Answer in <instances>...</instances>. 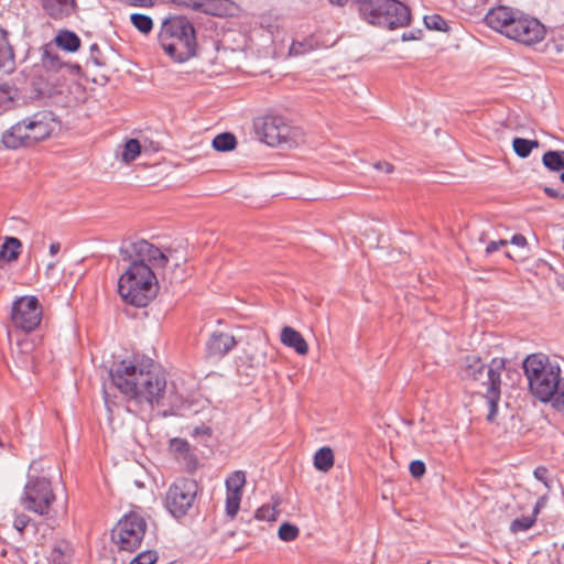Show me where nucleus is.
I'll use <instances>...</instances> for the list:
<instances>
[{
    "label": "nucleus",
    "mask_w": 564,
    "mask_h": 564,
    "mask_svg": "<svg viewBox=\"0 0 564 564\" xmlns=\"http://www.w3.org/2000/svg\"><path fill=\"white\" fill-rule=\"evenodd\" d=\"M120 254L131 263L119 278V295L127 304L144 307L158 293V279L152 267H165L169 258L144 239L121 247Z\"/></svg>",
    "instance_id": "f257e3e1"
},
{
    "label": "nucleus",
    "mask_w": 564,
    "mask_h": 564,
    "mask_svg": "<svg viewBox=\"0 0 564 564\" xmlns=\"http://www.w3.org/2000/svg\"><path fill=\"white\" fill-rule=\"evenodd\" d=\"M112 384L140 408L160 405L166 391V377L152 361L121 360L109 370Z\"/></svg>",
    "instance_id": "f03ea898"
},
{
    "label": "nucleus",
    "mask_w": 564,
    "mask_h": 564,
    "mask_svg": "<svg viewBox=\"0 0 564 564\" xmlns=\"http://www.w3.org/2000/svg\"><path fill=\"white\" fill-rule=\"evenodd\" d=\"M522 367L531 394L543 403H551L564 382L560 365L544 354H532L523 360Z\"/></svg>",
    "instance_id": "7ed1b4c3"
},
{
    "label": "nucleus",
    "mask_w": 564,
    "mask_h": 564,
    "mask_svg": "<svg viewBox=\"0 0 564 564\" xmlns=\"http://www.w3.org/2000/svg\"><path fill=\"white\" fill-rule=\"evenodd\" d=\"M159 42L164 52L182 63L196 55V32L193 23L183 15H174L162 23Z\"/></svg>",
    "instance_id": "20e7f679"
},
{
    "label": "nucleus",
    "mask_w": 564,
    "mask_h": 564,
    "mask_svg": "<svg viewBox=\"0 0 564 564\" xmlns=\"http://www.w3.org/2000/svg\"><path fill=\"white\" fill-rule=\"evenodd\" d=\"M54 130V118L50 111H37L22 119L2 133L7 149L28 148L47 139Z\"/></svg>",
    "instance_id": "39448f33"
},
{
    "label": "nucleus",
    "mask_w": 564,
    "mask_h": 564,
    "mask_svg": "<svg viewBox=\"0 0 564 564\" xmlns=\"http://www.w3.org/2000/svg\"><path fill=\"white\" fill-rule=\"evenodd\" d=\"M362 19L370 24L394 30L409 24L411 13L399 0H355Z\"/></svg>",
    "instance_id": "423d86ee"
},
{
    "label": "nucleus",
    "mask_w": 564,
    "mask_h": 564,
    "mask_svg": "<svg viewBox=\"0 0 564 564\" xmlns=\"http://www.w3.org/2000/svg\"><path fill=\"white\" fill-rule=\"evenodd\" d=\"M54 501L55 495L50 479L29 475L21 498L22 506L40 516H48Z\"/></svg>",
    "instance_id": "0eeeda50"
},
{
    "label": "nucleus",
    "mask_w": 564,
    "mask_h": 564,
    "mask_svg": "<svg viewBox=\"0 0 564 564\" xmlns=\"http://www.w3.org/2000/svg\"><path fill=\"white\" fill-rule=\"evenodd\" d=\"M198 492V484L191 478H180L167 489L165 507L174 518H182L193 508Z\"/></svg>",
    "instance_id": "6e6552de"
},
{
    "label": "nucleus",
    "mask_w": 564,
    "mask_h": 564,
    "mask_svg": "<svg viewBox=\"0 0 564 564\" xmlns=\"http://www.w3.org/2000/svg\"><path fill=\"white\" fill-rule=\"evenodd\" d=\"M145 530L144 518L130 512L117 523L112 531V539L121 550L134 552L141 545Z\"/></svg>",
    "instance_id": "1a4fd4ad"
},
{
    "label": "nucleus",
    "mask_w": 564,
    "mask_h": 564,
    "mask_svg": "<svg viewBox=\"0 0 564 564\" xmlns=\"http://www.w3.org/2000/svg\"><path fill=\"white\" fill-rule=\"evenodd\" d=\"M42 315L43 308L36 296H21L12 304L11 322L15 328L25 333H31L37 328Z\"/></svg>",
    "instance_id": "9d476101"
},
{
    "label": "nucleus",
    "mask_w": 564,
    "mask_h": 564,
    "mask_svg": "<svg viewBox=\"0 0 564 564\" xmlns=\"http://www.w3.org/2000/svg\"><path fill=\"white\" fill-rule=\"evenodd\" d=\"M256 127L262 141L270 147L291 142L292 127L280 115H267L260 119Z\"/></svg>",
    "instance_id": "9b49d317"
},
{
    "label": "nucleus",
    "mask_w": 564,
    "mask_h": 564,
    "mask_svg": "<svg viewBox=\"0 0 564 564\" xmlns=\"http://www.w3.org/2000/svg\"><path fill=\"white\" fill-rule=\"evenodd\" d=\"M507 36L519 43L532 45L544 39L545 28L539 20L519 12Z\"/></svg>",
    "instance_id": "f8f14e48"
},
{
    "label": "nucleus",
    "mask_w": 564,
    "mask_h": 564,
    "mask_svg": "<svg viewBox=\"0 0 564 564\" xmlns=\"http://www.w3.org/2000/svg\"><path fill=\"white\" fill-rule=\"evenodd\" d=\"M505 368V362L501 359H492L488 366V388L486 399L489 406L487 420L492 422L498 411V403L500 400V386H501V371Z\"/></svg>",
    "instance_id": "ddd939ff"
},
{
    "label": "nucleus",
    "mask_w": 564,
    "mask_h": 564,
    "mask_svg": "<svg viewBox=\"0 0 564 564\" xmlns=\"http://www.w3.org/2000/svg\"><path fill=\"white\" fill-rule=\"evenodd\" d=\"M180 7L200 11L216 17L234 14L235 3L231 0H172Z\"/></svg>",
    "instance_id": "4468645a"
},
{
    "label": "nucleus",
    "mask_w": 564,
    "mask_h": 564,
    "mask_svg": "<svg viewBox=\"0 0 564 564\" xmlns=\"http://www.w3.org/2000/svg\"><path fill=\"white\" fill-rule=\"evenodd\" d=\"M518 14V11H514L509 7L499 6L487 12L485 15V22L492 30H496L507 36L509 28L512 26Z\"/></svg>",
    "instance_id": "2eb2a0df"
},
{
    "label": "nucleus",
    "mask_w": 564,
    "mask_h": 564,
    "mask_svg": "<svg viewBox=\"0 0 564 564\" xmlns=\"http://www.w3.org/2000/svg\"><path fill=\"white\" fill-rule=\"evenodd\" d=\"M236 345L237 340L232 335L215 332L206 343V351L209 357L219 359L235 348Z\"/></svg>",
    "instance_id": "dca6fc26"
},
{
    "label": "nucleus",
    "mask_w": 564,
    "mask_h": 564,
    "mask_svg": "<svg viewBox=\"0 0 564 564\" xmlns=\"http://www.w3.org/2000/svg\"><path fill=\"white\" fill-rule=\"evenodd\" d=\"M43 10L54 20H63L75 12L76 0H40Z\"/></svg>",
    "instance_id": "f3484780"
},
{
    "label": "nucleus",
    "mask_w": 564,
    "mask_h": 564,
    "mask_svg": "<svg viewBox=\"0 0 564 564\" xmlns=\"http://www.w3.org/2000/svg\"><path fill=\"white\" fill-rule=\"evenodd\" d=\"M281 341L283 345L293 348L299 355H306L308 345L302 334L291 326H285L281 330Z\"/></svg>",
    "instance_id": "a211bd4d"
},
{
    "label": "nucleus",
    "mask_w": 564,
    "mask_h": 564,
    "mask_svg": "<svg viewBox=\"0 0 564 564\" xmlns=\"http://www.w3.org/2000/svg\"><path fill=\"white\" fill-rule=\"evenodd\" d=\"M15 67L14 53L8 40V32L0 30V72L11 73Z\"/></svg>",
    "instance_id": "6ab92c4d"
},
{
    "label": "nucleus",
    "mask_w": 564,
    "mask_h": 564,
    "mask_svg": "<svg viewBox=\"0 0 564 564\" xmlns=\"http://www.w3.org/2000/svg\"><path fill=\"white\" fill-rule=\"evenodd\" d=\"M73 549L68 542L59 541L50 551L47 556L48 564H70Z\"/></svg>",
    "instance_id": "aec40b11"
},
{
    "label": "nucleus",
    "mask_w": 564,
    "mask_h": 564,
    "mask_svg": "<svg viewBox=\"0 0 564 564\" xmlns=\"http://www.w3.org/2000/svg\"><path fill=\"white\" fill-rule=\"evenodd\" d=\"M485 370V364L477 356H467L464 359L462 373L464 378L479 380Z\"/></svg>",
    "instance_id": "412c9836"
},
{
    "label": "nucleus",
    "mask_w": 564,
    "mask_h": 564,
    "mask_svg": "<svg viewBox=\"0 0 564 564\" xmlns=\"http://www.w3.org/2000/svg\"><path fill=\"white\" fill-rule=\"evenodd\" d=\"M55 43L58 47L72 53L80 47V39L69 30L59 31L55 36Z\"/></svg>",
    "instance_id": "4be33fe9"
},
{
    "label": "nucleus",
    "mask_w": 564,
    "mask_h": 564,
    "mask_svg": "<svg viewBox=\"0 0 564 564\" xmlns=\"http://www.w3.org/2000/svg\"><path fill=\"white\" fill-rule=\"evenodd\" d=\"M18 89L4 83L0 85V111H7L14 107L15 99L18 98Z\"/></svg>",
    "instance_id": "5701e85b"
},
{
    "label": "nucleus",
    "mask_w": 564,
    "mask_h": 564,
    "mask_svg": "<svg viewBox=\"0 0 564 564\" xmlns=\"http://www.w3.org/2000/svg\"><path fill=\"white\" fill-rule=\"evenodd\" d=\"M314 466L317 470L328 471L334 466V453L329 447L319 448L314 455Z\"/></svg>",
    "instance_id": "b1692460"
},
{
    "label": "nucleus",
    "mask_w": 564,
    "mask_h": 564,
    "mask_svg": "<svg viewBox=\"0 0 564 564\" xmlns=\"http://www.w3.org/2000/svg\"><path fill=\"white\" fill-rule=\"evenodd\" d=\"M542 163L552 172L564 171V151L550 150L545 152L542 156Z\"/></svg>",
    "instance_id": "393cba45"
},
{
    "label": "nucleus",
    "mask_w": 564,
    "mask_h": 564,
    "mask_svg": "<svg viewBox=\"0 0 564 564\" xmlns=\"http://www.w3.org/2000/svg\"><path fill=\"white\" fill-rule=\"evenodd\" d=\"M318 47V41L314 36L305 37L301 41H293L290 46V55L299 56L310 53Z\"/></svg>",
    "instance_id": "a878e982"
},
{
    "label": "nucleus",
    "mask_w": 564,
    "mask_h": 564,
    "mask_svg": "<svg viewBox=\"0 0 564 564\" xmlns=\"http://www.w3.org/2000/svg\"><path fill=\"white\" fill-rule=\"evenodd\" d=\"M21 246L22 245L18 238H7L0 251V258L8 262L15 261L20 254Z\"/></svg>",
    "instance_id": "bb28decb"
},
{
    "label": "nucleus",
    "mask_w": 564,
    "mask_h": 564,
    "mask_svg": "<svg viewBox=\"0 0 564 564\" xmlns=\"http://www.w3.org/2000/svg\"><path fill=\"white\" fill-rule=\"evenodd\" d=\"M540 142L538 140H529L524 138H514L512 141V148L516 154L522 159L528 158L533 149H538Z\"/></svg>",
    "instance_id": "cd10ccee"
},
{
    "label": "nucleus",
    "mask_w": 564,
    "mask_h": 564,
    "mask_svg": "<svg viewBox=\"0 0 564 564\" xmlns=\"http://www.w3.org/2000/svg\"><path fill=\"white\" fill-rule=\"evenodd\" d=\"M237 145L236 137L230 132H224L216 135L213 140V148L219 152L231 151Z\"/></svg>",
    "instance_id": "c85d7f7f"
},
{
    "label": "nucleus",
    "mask_w": 564,
    "mask_h": 564,
    "mask_svg": "<svg viewBox=\"0 0 564 564\" xmlns=\"http://www.w3.org/2000/svg\"><path fill=\"white\" fill-rule=\"evenodd\" d=\"M246 484L245 473L237 470L226 479L227 494L241 495V490Z\"/></svg>",
    "instance_id": "c756f323"
},
{
    "label": "nucleus",
    "mask_w": 564,
    "mask_h": 564,
    "mask_svg": "<svg viewBox=\"0 0 564 564\" xmlns=\"http://www.w3.org/2000/svg\"><path fill=\"white\" fill-rule=\"evenodd\" d=\"M130 22L143 34H149L153 29V20L145 14L132 13L130 15Z\"/></svg>",
    "instance_id": "7c9ffc66"
},
{
    "label": "nucleus",
    "mask_w": 564,
    "mask_h": 564,
    "mask_svg": "<svg viewBox=\"0 0 564 564\" xmlns=\"http://www.w3.org/2000/svg\"><path fill=\"white\" fill-rule=\"evenodd\" d=\"M141 152V144L137 139H129L123 147V151L121 154L122 161L124 163H130L137 159V156Z\"/></svg>",
    "instance_id": "2f4dec72"
},
{
    "label": "nucleus",
    "mask_w": 564,
    "mask_h": 564,
    "mask_svg": "<svg viewBox=\"0 0 564 564\" xmlns=\"http://www.w3.org/2000/svg\"><path fill=\"white\" fill-rule=\"evenodd\" d=\"M535 521L536 518L533 514L517 518L511 522L510 531L514 534L518 532L527 531L534 525Z\"/></svg>",
    "instance_id": "473e14b6"
},
{
    "label": "nucleus",
    "mask_w": 564,
    "mask_h": 564,
    "mask_svg": "<svg viewBox=\"0 0 564 564\" xmlns=\"http://www.w3.org/2000/svg\"><path fill=\"white\" fill-rule=\"evenodd\" d=\"M299 528L294 524H291L289 522H284L280 525L278 535L282 541L290 542L297 538L299 535Z\"/></svg>",
    "instance_id": "72a5a7b5"
},
{
    "label": "nucleus",
    "mask_w": 564,
    "mask_h": 564,
    "mask_svg": "<svg viewBox=\"0 0 564 564\" xmlns=\"http://www.w3.org/2000/svg\"><path fill=\"white\" fill-rule=\"evenodd\" d=\"M424 24L427 29L435 31H445L447 28L446 20L440 14L425 15Z\"/></svg>",
    "instance_id": "f704fd0d"
},
{
    "label": "nucleus",
    "mask_w": 564,
    "mask_h": 564,
    "mask_svg": "<svg viewBox=\"0 0 564 564\" xmlns=\"http://www.w3.org/2000/svg\"><path fill=\"white\" fill-rule=\"evenodd\" d=\"M241 501V495L227 494L226 497V513L230 518H235L238 513Z\"/></svg>",
    "instance_id": "c9c22d12"
},
{
    "label": "nucleus",
    "mask_w": 564,
    "mask_h": 564,
    "mask_svg": "<svg viewBox=\"0 0 564 564\" xmlns=\"http://www.w3.org/2000/svg\"><path fill=\"white\" fill-rule=\"evenodd\" d=\"M170 449L175 455V458L186 454L191 449V445L186 440L173 438L170 442Z\"/></svg>",
    "instance_id": "e433bc0d"
},
{
    "label": "nucleus",
    "mask_w": 564,
    "mask_h": 564,
    "mask_svg": "<svg viewBox=\"0 0 564 564\" xmlns=\"http://www.w3.org/2000/svg\"><path fill=\"white\" fill-rule=\"evenodd\" d=\"M276 516L275 507L270 505H263L256 511V518L262 521H275Z\"/></svg>",
    "instance_id": "4c0bfd02"
},
{
    "label": "nucleus",
    "mask_w": 564,
    "mask_h": 564,
    "mask_svg": "<svg viewBox=\"0 0 564 564\" xmlns=\"http://www.w3.org/2000/svg\"><path fill=\"white\" fill-rule=\"evenodd\" d=\"M180 463H182L186 470L188 473H193L196 470L197 468V458L196 456L192 453V451H187L186 454L184 455H181L180 457L176 458Z\"/></svg>",
    "instance_id": "58836bf2"
},
{
    "label": "nucleus",
    "mask_w": 564,
    "mask_h": 564,
    "mask_svg": "<svg viewBox=\"0 0 564 564\" xmlns=\"http://www.w3.org/2000/svg\"><path fill=\"white\" fill-rule=\"evenodd\" d=\"M88 63H93L97 67H102L107 64L106 58L97 44H93L90 46V56L88 58Z\"/></svg>",
    "instance_id": "ea45409f"
},
{
    "label": "nucleus",
    "mask_w": 564,
    "mask_h": 564,
    "mask_svg": "<svg viewBox=\"0 0 564 564\" xmlns=\"http://www.w3.org/2000/svg\"><path fill=\"white\" fill-rule=\"evenodd\" d=\"M158 554L154 551H145L138 554L130 564H155Z\"/></svg>",
    "instance_id": "a19ab883"
},
{
    "label": "nucleus",
    "mask_w": 564,
    "mask_h": 564,
    "mask_svg": "<svg viewBox=\"0 0 564 564\" xmlns=\"http://www.w3.org/2000/svg\"><path fill=\"white\" fill-rule=\"evenodd\" d=\"M409 469H410V474L415 479L421 478L426 471L425 464L419 459L411 462Z\"/></svg>",
    "instance_id": "79ce46f5"
},
{
    "label": "nucleus",
    "mask_w": 564,
    "mask_h": 564,
    "mask_svg": "<svg viewBox=\"0 0 564 564\" xmlns=\"http://www.w3.org/2000/svg\"><path fill=\"white\" fill-rule=\"evenodd\" d=\"M533 475L534 477L544 484V486L546 488H550V484H549V479H547V476H549V469L544 466H538L534 471H533Z\"/></svg>",
    "instance_id": "37998d69"
},
{
    "label": "nucleus",
    "mask_w": 564,
    "mask_h": 564,
    "mask_svg": "<svg viewBox=\"0 0 564 564\" xmlns=\"http://www.w3.org/2000/svg\"><path fill=\"white\" fill-rule=\"evenodd\" d=\"M30 522V518L25 514H18L14 518L13 527L19 531L23 532Z\"/></svg>",
    "instance_id": "c03bdc74"
},
{
    "label": "nucleus",
    "mask_w": 564,
    "mask_h": 564,
    "mask_svg": "<svg viewBox=\"0 0 564 564\" xmlns=\"http://www.w3.org/2000/svg\"><path fill=\"white\" fill-rule=\"evenodd\" d=\"M508 245V241L505 240V239H500L498 241H491L487 245L486 247V254L487 256H490L491 253H494L495 251L499 250L500 247H505Z\"/></svg>",
    "instance_id": "a18cd8bd"
},
{
    "label": "nucleus",
    "mask_w": 564,
    "mask_h": 564,
    "mask_svg": "<svg viewBox=\"0 0 564 564\" xmlns=\"http://www.w3.org/2000/svg\"><path fill=\"white\" fill-rule=\"evenodd\" d=\"M373 166L376 170L384 172L387 174L392 173L394 170L393 165L389 162H377L375 163Z\"/></svg>",
    "instance_id": "49530a36"
},
{
    "label": "nucleus",
    "mask_w": 564,
    "mask_h": 564,
    "mask_svg": "<svg viewBox=\"0 0 564 564\" xmlns=\"http://www.w3.org/2000/svg\"><path fill=\"white\" fill-rule=\"evenodd\" d=\"M544 193L551 198L564 199V194L553 187H544Z\"/></svg>",
    "instance_id": "de8ad7c7"
},
{
    "label": "nucleus",
    "mask_w": 564,
    "mask_h": 564,
    "mask_svg": "<svg viewBox=\"0 0 564 564\" xmlns=\"http://www.w3.org/2000/svg\"><path fill=\"white\" fill-rule=\"evenodd\" d=\"M546 503V497L545 496H542L538 499L534 508H533V511H532V514L536 518V516L539 514V512L541 511V509L545 506Z\"/></svg>",
    "instance_id": "09e8293b"
},
{
    "label": "nucleus",
    "mask_w": 564,
    "mask_h": 564,
    "mask_svg": "<svg viewBox=\"0 0 564 564\" xmlns=\"http://www.w3.org/2000/svg\"><path fill=\"white\" fill-rule=\"evenodd\" d=\"M43 62L45 64L50 63L52 67H55L58 63V58L51 55V53L46 50L43 55Z\"/></svg>",
    "instance_id": "8fccbe9b"
},
{
    "label": "nucleus",
    "mask_w": 564,
    "mask_h": 564,
    "mask_svg": "<svg viewBox=\"0 0 564 564\" xmlns=\"http://www.w3.org/2000/svg\"><path fill=\"white\" fill-rule=\"evenodd\" d=\"M511 243L519 247H524L527 245V238L520 234H517L512 237Z\"/></svg>",
    "instance_id": "3c124183"
},
{
    "label": "nucleus",
    "mask_w": 564,
    "mask_h": 564,
    "mask_svg": "<svg viewBox=\"0 0 564 564\" xmlns=\"http://www.w3.org/2000/svg\"><path fill=\"white\" fill-rule=\"evenodd\" d=\"M59 249H61V245H59V242H53V243H51V246H50V253H51L52 256H55V254L59 251Z\"/></svg>",
    "instance_id": "603ef678"
},
{
    "label": "nucleus",
    "mask_w": 564,
    "mask_h": 564,
    "mask_svg": "<svg viewBox=\"0 0 564 564\" xmlns=\"http://www.w3.org/2000/svg\"><path fill=\"white\" fill-rule=\"evenodd\" d=\"M417 39L416 35L414 34V32H405L402 34V40L403 41H411V40H415Z\"/></svg>",
    "instance_id": "864d4df0"
},
{
    "label": "nucleus",
    "mask_w": 564,
    "mask_h": 564,
    "mask_svg": "<svg viewBox=\"0 0 564 564\" xmlns=\"http://www.w3.org/2000/svg\"><path fill=\"white\" fill-rule=\"evenodd\" d=\"M332 4L343 7L348 0H328Z\"/></svg>",
    "instance_id": "5fc2aeb1"
},
{
    "label": "nucleus",
    "mask_w": 564,
    "mask_h": 564,
    "mask_svg": "<svg viewBox=\"0 0 564 564\" xmlns=\"http://www.w3.org/2000/svg\"><path fill=\"white\" fill-rule=\"evenodd\" d=\"M104 393H105V403H106L108 410H110V401L108 399V393L106 391H104Z\"/></svg>",
    "instance_id": "6e6d98bb"
},
{
    "label": "nucleus",
    "mask_w": 564,
    "mask_h": 564,
    "mask_svg": "<svg viewBox=\"0 0 564 564\" xmlns=\"http://www.w3.org/2000/svg\"><path fill=\"white\" fill-rule=\"evenodd\" d=\"M138 3L141 4V6H148L147 0H140Z\"/></svg>",
    "instance_id": "4d7b16f0"
},
{
    "label": "nucleus",
    "mask_w": 564,
    "mask_h": 564,
    "mask_svg": "<svg viewBox=\"0 0 564 564\" xmlns=\"http://www.w3.org/2000/svg\"><path fill=\"white\" fill-rule=\"evenodd\" d=\"M561 181L564 183V171L562 172L561 176H560Z\"/></svg>",
    "instance_id": "13d9d810"
}]
</instances>
